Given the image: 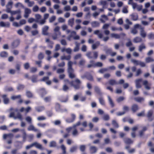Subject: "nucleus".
Here are the masks:
<instances>
[{
    "label": "nucleus",
    "instance_id": "f257e3e1",
    "mask_svg": "<svg viewBox=\"0 0 154 154\" xmlns=\"http://www.w3.org/2000/svg\"><path fill=\"white\" fill-rule=\"evenodd\" d=\"M65 81L68 83L75 90H79L81 88L82 82L78 79H76L75 80L71 81H70L68 79H66L65 80Z\"/></svg>",
    "mask_w": 154,
    "mask_h": 154
},
{
    "label": "nucleus",
    "instance_id": "f03ea898",
    "mask_svg": "<svg viewBox=\"0 0 154 154\" xmlns=\"http://www.w3.org/2000/svg\"><path fill=\"white\" fill-rule=\"evenodd\" d=\"M86 55L89 59H96L98 57V53L97 51H89L86 53Z\"/></svg>",
    "mask_w": 154,
    "mask_h": 154
},
{
    "label": "nucleus",
    "instance_id": "7ed1b4c3",
    "mask_svg": "<svg viewBox=\"0 0 154 154\" xmlns=\"http://www.w3.org/2000/svg\"><path fill=\"white\" fill-rule=\"evenodd\" d=\"M20 40L17 39L14 40L11 44V47L12 49L17 48L20 45Z\"/></svg>",
    "mask_w": 154,
    "mask_h": 154
},
{
    "label": "nucleus",
    "instance_id": "20e7f679",
    "mask_svg": "<svg viewBox=\"0 0 154 154\" xmlns=\"http://www.w3.org/2000/svg\"><path fill=\"white\" fill-rule=\"evenodd\" d=\"M1 97L3 99V103L5 104H7L9 103L10 100L7 94H2L1 95Z\"/></svg>",
    "mask_w": 154,
    "mask_h": 154
},
{
    "label": "nucleus",
    "instance_id": "39448f33",
    "mask_svg": "<svg viewBox=\"0 0 154 154\" xmlns=\"http://www.w3.org/2000/svg\"><path fill=\"white\" fill-rule=\"evenodd\" d=\"M76 118V116L75 114H71V118H69L66 120V122L68 123H70L73 122Z\"/></svg>",
    "mask_w": 154,
    "mask_h": 154
},
{
    "label": "nucleus",
    "instance_id": "423d86ee",
    "mask_svg": "<svg viewBox=\"0 0 154 154\" xmlns=\"http://www.w3.org/2000/svg\"><path fill=\"white\" fill-rule=\"evenodd\" d=\"M13 135L12 134H4L3 135V138L4 139H6L7 137L11 139L8 141L7 143L8 144H11L12 142L11 140L12 138L13 137Z\"/></svg>",
    "mask_w": 154,
    "mask_h": 154
},
{
    "label": "nucleus",
    "instance_id": "0eeeda50",
    "mask_svg": "<svg viewBox=\"0 0 154 154\" xmlns=\"http://www.w3.org/2000/svg\"><path fill=\"white\" fill-rule=\"evenodd\" d=\"M142 81V79H137L135 80L136 86L137 88H139L141 87V83Z\"/></svg>",
    "mask_w": 154,
    "mask_h": 154
},
{
    "label": "nucleus",
    "instance_id": "6e6552de",
    "mask_svg": "<svg viewBox=\"0 0 154 154\" xmlns=\"http://www.w3.org/2000/svg\"><path fill=\"white\" fill-rule=\"evenodd\" d=\"M69 99V96L66 95V96H62L60 97L59 100L61 102L66 103L68 101Z\"/></svg>",
    "mask_w": 154,
    "mask_h": 154
},
{
    "label": "nucleus",
    "instance_id": "1a4fd4ad",
    "mask_svg": "<svg viewBox=\"0 0 154 154\" xmlns=\"http://www.w3.org/2000/svg\"><path fill=\"white\" fill-rule=\"evenodd\" d=\"M107 83L111 86H114L118 84V83L116 80L113 79H110L109 80Z\"/></svg>",
    "mask_w": 154,
    "mask_h": 154
},
{
    "label": "nucleus",
    "instance_id": "9d476101",
    "mask_svg": "<svg viewBox=\"0 0 154 154\" xmlns=\"http://www.w3.org/2000/svg\"><path fill=\"white\" fill-rule=\"evenodd\" d=\"M139 109L138 106L136 104H133L131 106V109L133 112H137Z\"/></svg>",
    "mask_w": 154,
    "mask_h": 154
},
{
    "label": "nucleus",
    "instance_id": "9b49d317",
    "mask_svg": "<svg viewBox=\"0 0 154 154\" xmlns=\"http://www.w3.org/2000/svg\"><path fill=\"white\" fill-rule=\"evenodd\" d=\"M49 27L48 26H45L42 29V34L44 35H48V32Z\"/></svg>",
    "mask_w": 154,
    "mask_h": 154
},
{
    "label": "nucleus",
    "instance_id": "f8f14e48",
    "mask_svg": "<svg viewBox=\"0 0 154 154\" xmlns=\"http://www.w3.org/2000/svg\"><path fill=\"white\" fill-rule=\"evenodd\" d=\"M39 91H40V95L42 97H43L47 93V92L46 91L45 88H40Z\"/></svg>",
    "mask_w": 154,
    "mask_h": 154
},
{
    "label": "nucleus",
    "instance_id": "ddd939ff",
    "mask_svg": "<svg viewBox=\"0 0 154 154\" xmlns=\"http://www.w3.org/2000/svg\"><path fill=\"white\" fill-rule=\"evenodd\" d=\"M140 35L143 38H145L146 35V32H145L144 28L143 27H140Z\"/></svg>",
    "mask_w": 154,
    "mask_h": 154
},
{
    "label": "nucleus",
    "instance_id": "4468645a",
    "mask_svg": "<svg viewBox=\"0 0 154 154\" xmlns=\"http://www.w3.org/2000/svg\"><path fill=\"white\" fill-rule=\"evenodd\" d=\"M69 78L73 79L75 77V75L74 73V70L68 71Z\"/></svg>",
    "mask_w": 154,
    "mask_h": 154
},
{
    "label": "nucleus",
    "instance_id": "2eb2a0df",
    "mask_svg": "<svg viewBox=\"0 0 154 154\" xmlns=\"http://www.w3.org/2000/svg\"><path fill=\"white\" fill-rule=\"evenodd\" d=\"M132 20L134 21H136L138 20V15L136 13H133L131 15Z\"/></svg>",
    "mask_w": 154,
    "mask_h": 154
},
{
    "label": "nucleus",
    "instance_id": "dca6fc26",
    "mask_svg": "<svg viewBox=\"0 0 154 154\" xmlns=\"http://www.w3.org/2000/svg\"><path fill=\"white\" fill-rule=\"evenodd\" d=\"M31 10L30 9L28 8H26L25 10V14L24 17L26 18L28 17L29 15L31 13Z\"/></svg>",
    "mask_w": 154,
    "mask_h": 154
},
{
    "label": "nucleus",
    "instance_id": "f3484780",
    "mask_svg": "<svg viewBox=\"0 0 154 154\" xmlns=\"http://www.w3.org/2000/svg\"><path fill=\"white\" fill-rule=\"evenodd\" d=\"M97 148L94 146H91L89 148V150L91 154L95 153L97 152Z\"/></svg>",
    "mask_w": 154,
    "mask_h": 154
},
{
    "label": "nucleus",
    "instance_id": "a211bd4d",
    "mask_svg": "<svg viewBox=\"0 0 154 154\" xmlns=\"http://www.w3.org/2000/svg\"><path fill=\"white\" fill-rule=\"evenodd\" d=\"M35 110L38 112H41L45 109V107L43 106H38L35 108Z\"/></svg>",
    "mask_w": 154,
    "mask_h": 154
},
{
    "label": "nucleus",
    "instance_id": "6ab92c4d",
    "mask_svg": "<svg viewBox=\"0 0 154 154\" xmlns=\"http://www.w3.org/2000/svg\"><path fill=\"white\" fill-rule=\"evenodd\" d=\"M107 97L110 106H111V107L112 108L113 107L115 106V104L112 99L109 96H107Z\"/></svg>",
    "mask_w": 154,
    "mask_h": 154
},
{
    "label": "nucleus",
    "instance_id": "aec40b11",
    "mask_svg": "<svg viewBox=\"0 0 154 154\" xmlns=\"http://www.w3.org/2000/svg\"><path fill=\"white\" fill-rule=\"evenodd\" d=\"M94 89L95 91L99 95H101L102 94V93L100 88L97 86H96L94 87Z\"/></svg>",
    "mask_w": 154,
    "mask_h": 154
},
{
    "label": "nucleus",
    "instance_id": "412c9836",
    "mask_svg": "<svg viewBox=\"0 0 154 154\" xmlns=\"http://www.w3.org/2000/svg\"><path fill=\"white\" fill-rule=\"evenodd\" d=\"M91 25L93 27H98L99 26L100 23L98 21H94L91 23Z\"/></svg>",
    "mask_w": 154,
    "mask_h": 154
},
{
    "label": "nucleus",
    "instance_id": "4be33fe9",
    "mask_svg": "<svg viewBox=\"0 0 154 154\" xmlns=\"http://www.w3.org/2000/svg\"><path fill=\"white\" fill-rule=\"evenodd\" d=\"M101 17L102 18H100V20L101 22L103 23H105L106 21L107 20H108V18L107 16L105 15H103L101 16Z\"/></svg>",
    "mask_w": 154,
    "mask_h": 154
},
{
    "label": "nucleus",
    "instance_id": "5701e85b",
    "mask_svg": "<svg viewBox=\"0 0 154 154\" xmlns=\"http://www.w3.org/2000/svg\"><path fill=\"white\" fill-rule=\"evenodd\" d=\"M142 41V39L141 38L138 36H137L134 38L133 39V42L134 43H140Z\"/></svg>",
    "mask_w": 154,
    "mask_h": 154
},
{
    "label": "nucleus",
    "instance_id": "b1692460",
    "mask_svg": "<svg viewBox=\"0 0 154 154\" xmlns=\"http://www.w3.org/2000/svg\"><path fill=\"white\" fill-rule=\"evenodd\" d=\"M26 95L28 98H32L33 97V95L32 92L30 91H26Z\"/></svg>",
    "mask_w": 154,
    "mask_h": 154
},
{
    "label": "nucleus",
    "instance_id": "393cba45",
    "mask_svg": "<svg viewBox=\"0 0 154 154\" xmlns=\"http://www.w3.org/2000/svg\"><path fill=\"white\" fill-rule=\"evenodd\" d=\"M125 143L127 144H131L133 143V141L131 139L129 138H125L124 139Z\"/></svg>",
    "mask_w": 154,
    "mask_h": 154
},
{
    "label": "nucleus",
    "instance_id": "a878e982",
    "mask_svg": "<svg viewBox=\"0 0 154 154\" xmlns=\"http://www.w3.org/2000/svg\"><path fill=\"white\" fill-rule=\"evenodd\" d=\"M8 55V53L5 51H2L0 53V56L2 57L6 58Z\"/></svg>",
    "mask_w": 154,
    "mask_h": 154
},
{
    "label": "nucleus",
    "instance_id": "bb28decb",
    "mask_svg": "<svg viewBox=\"0 0 154 154\" xmlns=\"http://www.w3.org/2000/svg\"><path fill=\"white\" fill-rule=\"evenodd\" d=\"M73 62L71 61H69L68 63V71L69 70H73L74 69L72 68Z\"/></svg>",
    "mask_w": 154,
    "mask_h": 154
},
{
    "label": "nucleus",
    "instance_id": "cd10ccee",
    "mask_svg": "<svg viewBox=\"0 0 154 154\" xmlns=\"http://www.w3.org/2000/svg\"><path fill=\"white\" fill-rule=\"evenodd\" d=\"M33 143V146H35L36 148L40 149L42 150L43 149V147L41 144L38 143L36 142H34Z\"/></svg>",
    "mask_w": 154,
    "mask_h": 154
},
{
    "label": "nucleus",
    "instance_id": "c85d7f7f",
    "mask_svg": "<svg viewBox=\"0 0 154 154\" xmlns=\"http://www.w3.org/2000/svg\"><path fill=\"white\" fill-rule=\"evenodd\" d=\"M90 63L91 64H89L87 66V67L88 68H90L92 67H95V63L94 61L93 60H91L90 61Z\"/></svg>",
    "mask_w": 154,
    "mask_h": 154
},
{
    "label": "nucleus",
    "instance_id": "c756f323",
    "mask_svg": "<svg viewBox=\"0 0 154 154\" xmlns=\"http://www.w3.org/2000/svg\"><path fill=\"white\" fill-rule=\"evenodd\" d=\"M23 143V142L20 141H16V147L19 148H20L22 147V145Z\"/></svg>",
    "mask_w": 154,
    "mask_h": 154
},
{
    "label": "nucleus",
    "instance_id": "7c9ffc66",
    "mask_svg": "<svg viewBox=\"0 0 154 154\" xmlns=\"http://www.w3.org/2000/svg\"><path fill=\"white\" fill-rule=\"evenodd\" d=\"M37 75H33L32 76L31 78H30V79H31L32 81L33 82H37Z\"/></svg>",
    "mask_w": 154,
    "mask_h": 154
},
{
    "label": "nucleus",
    "instance_id": "2f4dec72",
    "mask_svg": "<svg viewBox=\"0 0 154 154\" xmlns=\"http://www.w3.org/2000/svg\"><path fill=\"white\" fill-rule=\"evenodd\" d=\"M134 100L137 102L140 103L142 102L143 101H144V99L143 97H138L135 98Z\"/></svg>",
    "mask_w": 154,
    "mask_h": 154
},
{
    "label": "nucleus",
    "instance_id": "473e14b6",
    "mask_svg": "<svg viewBox=\"0 0 154 154\" xmlns=\"http://www.w3.org/2000/svg\"><path fill=\"white\" fill-rule=\"evenodd\" d=\"M100 45V42L99 41L97 42L95 44H93L92 46V49L95 50L97 48L98 46Z\"/></svg>",
    "mask_w": 154,
    "mask_h": 154
},
{
    "label": "nucleus",
    "instance_id": "72a5a7b5",
    "mask_svg": "<svg viewBox=\"0 0 154 154\" xmlns=\"http://www.w3.org/2000/svg\"><path fill=\"white\" fill-rule=\"evenodd\" d=\"M143 85L145 86L146 89L149 90L150 89V87L148 85V82L146 80L144 81L143 82Z\"/></svg>",
    "mask_w": 154,
    "mask_h": 154
},
{
    "label": "nucleus",
    "instance_id": "f704fd0d",
    "mask_svg": "<svg viewBox=\"0 0 154 154\" xmlns=\"http://www.w3.org/2000/svg\"><path fill=\"white\" fill-rule=\"evenodd\" d=\"M112 124L115 128H117L119 127L118 124L115 120H114L112 121Z\"/></svg>",
    "mask_w": 154,
    "mask_h": 154
},
{
    "label": "nucleus",
    "instance_id": "c9c22d12",
    "mask_svg": "<svg viewBox=\"0 0 154 154\" xmlns=\"http://www.w3.org/2000/svg\"><path fill=\"white\" fill-rule=\"evenodd\" d=\"M152 114L153 112L152 110L149 111L148 112L147 117L149 119V121H152L153 120L152 119H150L152 116Z\"/></svg>",
    "mask_w": 154,
    "mask_h": 154
},
{
    "label": "nucleus",
    "instance_id": "e433bc0d",
    "mask_svg": "<svg viewBox=\"0 0 154 154\" xmlns=\"http://www.w3.org/2000/svg\"><path fill=\"white\" fill-rule=\"evenodd\" d=\"M55 109L56 111H59L61 109V106L58 103H56L55 104Z\"/></svg>",
    "mask_w": 154,
    "mask_h": 154
},
{
    "label": "nucleus",
    "instance_id": "4c0bfd02",
    "mask_svg": "<svg viewBox=\"0 0 154 154\" xmlns=\"http://www.w3.org/2000/svg\"><path fill=\"white\" fill-rule=\"evenodd\" d=\"M146 46L144 44H142L139 47V51L140 52H141L142 50L146 48Z\"/></svg>",
    "mask_w": 154,
    "mask_h": 154
},
{
    "label": "nucleus",
    "instance_id": "58836bf2",
    "mask_svg": "<svg viewBox=\"0 0 154 154\" xmlns=\"http://www.w3.org/2000/svg\"><path fill=\"white\" fill-rule=\"evenodd\" d=\"M74 19L73 18L69 19L68 21V25L71 27H72L74 24Z\"/></svg>",
    "mask_w": 154,
    "mask_h": 154
},
{
    "label": "nucleus",
    "instance_id": "ea45409f",
    "mask_svg": "<svg viewBox=\"0 0 154 154\" xmlns=\"http://www.w3.org/2000/svg\"><path fill=\"white\" fill-rule=\"evenodd\" d=\"M35 17L36 18V20H35V22L37 23L38 22V20L41 19V15L38 14H35Z\"/></svg>",
    "mask_w": 154,
    "mask_h": 154
},
{
    "label": "nucleus",
    "instance_id": "a19ab883",
    "mask_svg": "<svg viewBox=\"0 0 154 154\" xmlns=\"http://www.w3.org/2000/svg\"><path fill=\"white\" fill-rule=\"evenodd\" d=\"M79 149L82 152H85L86 149V146L84 145H81L80 146Z\"/></svg>",
    "mask_w": 154,
    "mask_h": 154
},
{
    "label": "nucleus",
    "instance_id": "79ce46f5",
    "mask_svg": "<svg viewBox=\"0 0 154 154\" xmlns=\"http://www.w3.org/2000/svg\"><path fill=\"white\" fill-rule=\"evenodd\" d=\"M100 103L102 105H105V101L102 97H100L98 99Z\"/></svg>",
    "mask_w": 154,
    "mask_h": 154
},
{
    "label": "nucleus",
    "instance_id": "37998d69",
    "mask_svg": "<svg viewBox=\"0 0 154 154\" xmlns=\"http://www.w3.org/2000/svg\"><path fill=\"white\" fill-rule=\"evenodd\" d=\"M108 71V69L107 68H103L100 69L98 72L100 73H103L104 72Z\"/></svg>",
    "mask_w": 154,
    "mask_h": 154
},
{
    "label": "nucleus",
    "instance_id": "c03bdc74",
    "mask_svg": "<svg viewBox=\"0 0 154 154\" xmlns=\"http://www.w3.org/2000/svg\"><path fill=\"white\" fill-rule=\"evenodd\" d=\"M21 98V95H18L17 96L13 95L11 96V98L13 100H14L16 99H20Z\"/></svg>",
    "mask_w": 154,
    "mask_h": 154
},
{
    "label": "nucleus",
    "instance_id": "a18cd8bd",
    "mask_svg": "<svg viewBox=\"0 0 154 154\" xmlns=\"http://www.w3.org/2000/svg\"><path fill=\"white\" fill-rule=\"evenodd\" d=\"M86 77L87 79L89 81H94L93 76L90 74L87 75H86Z\"/></svg>",
    "mask_w": 154,
    "mask_h": 154
},
{
    "label": "nucleus",
    "instance_id": "49530a36",
    "mask_svg": "<svg viewBox=\"0 0 154 154\" xmlns=\"http://www.w3.org/2000/svg\"><path fill=\"white\" fill-rule=\"evenodd\" d=\"M24 68L25 69L27 70L30 68V65L29 63H26L23 65Z\"/></svg>",
    "mask_w": 154,
    "mask_h": 154
},
{
    "label": "nucleus",
    "instance_id": "de8ad7c7",
    "mask_svg": "<svg viewBox=\"0 0 154 154\" xmlns=\"http://www.w3.org/2000/svg\"><path fill=\"white\" fill-rule=\"evenodd\" d=\"M51 96H48L45 97L44 99V101L46 102H50L51 100Z\"/></svg>",
    "mask_w": 154,
    "mask_h": 154
},
{
    "label": "nucleus",
    "instance_id": "09e8293b",
    "mask_svg": "<svg viewBox=\"0 0 154 154\" xmlns=\"http://www.w3.org/2000/svg\"><path fill=\"white\" fill-rule=\"evenodd\" d=\"M77 149V146H72L70 148V151L71 152H73L75 151Z\"/></svg>",
    "mask_w": 154,
    "mask_h": 154
},
{
    "label": "nucleus",
    "instance_id": "8fccbe9b",
    "mask_svg": "<svg viewBox=\"0 0 154 154\" xmlns=\"http://www.w3.org/2000/svg\"><path fill=\"white\" fill-rule=\"evenodd\" d=\"M125 99V98L123 96H120L118 97L116 99V101L119 103L121 101H123Z\"/></svg>",
    "mask_w": 154,
    "mask_h": 154
},
{
    "label": "nucleus",
    "instance_id": "3c124183",
    "mask_svg": "<svg viewBox=\"0 0 154 154\" xmlns=\"http://www.w3.org/2000/svg\"><path fill=\"white\" fill-rule=\"evenodd\" d=\"M85 63V60L84 59H82L79 62V66H83L84 65Z\"/></svg>",
    "mask_w": 154,
    "mask_h": 154
},
{
    "label": "nucleus",
    "instance_id": "603ef678",
    "mask_svg": "<svg viewBox=\"0 0 154 154\" xmlns=\"http://www.w3.org/2000/svg\"><path fill=\"white\" fill-rule=\"evenodd\" d=\"M131 61L134 65L137 66L139 65L140 61L137 60L135 59H132L131 60Z\"/></svg>",
    "mask_w": 154,
    "mask_h": 154
},
{
    "label": "nucleus",
    "instance_id": "864d4df0",
    "mask_svg": "<svg viewBox=\"0 0 154 154\" xmlns=\"http://www.w3.org/2000/svg\"><path fill=\"white\" fill-rule=\"evenodd\" d=\"M146 61L147 63L153 62L154 61V60L152 58L149 57L146 58Z\"/></svg>",
    "mask_w": 154,
    "mask_h": 154
},
{
    "label": "nucleus",
    "instance_id": "5fc2aeb1",
    "mask_svg": "<svg viewBox=\"0 0 154 154\" xmlns=\"http://www.w3.org/2000/svg\"><path fill=\"white\" fill-rule=\"evenodd\" d=\"M56 146V143L54 141H52L50 142L49 146L50 147H54Z\"/></svg>",
    "mask_w": 154,
    "mask_h": 154
},
{
    "label": "nucleus",
    "instance_id": "6e6d98bb",
    "mask_svg": "<svg viewBox=\"0 0 154 154\" xmlns=\"http://www.w3.org/2000/svg\"><path fill=\"white\" fill-rule=\"evenodd\" d=\"M44 55L43 53L40 52L38 55V58L39 60H42L44 58Z\"/></svg>",
    "mask_w": 154,
    "mask_h": 154
},
{
    "label": "nucleus",
    "instance_id": "4d7b16f0",
    "mask_svg": "<svg viewBox=\"0 0 154 154\" xmlns=\"http://www.w3.org/2000/svg\"><path fill=\"white\" fill-rule=\"evenodd\" d=\"M25 87L24 85L19 84L18 85L17 87V89L18 90H23Z\"/></svg>",
    "mask_w": 154,
    "mask_h": 154
},
{
    "label": "nucleus",
    "instance_id": "13d9d810",
    "mask_svg": "<svg viewBox=\"0 0 154 154\" xmlns=\"http://www.w3.org/2000/svg\"><path fill=\"white\" fill-rule=\"evenodd\" d=\"M111 35L112 37H114L116 38H119L120 37V35L117 34L112 33Z\"/></svg>",
    "mask_w": 154,
    "mask_h": 154
},
{
    "label": "nucleus",
    "instance_id": "bf43d9fd",
    "mask_svg": "<svg viewBox=\"0 0 154 154\" xmlns=\"http://www.w3.org/2000/svg\"><path fill=\"white\" fill-rule=\"evenodd\" d=\"M21 13V11L20 10H18L15 11H12L11 13V15H13L15 14H20Z\"/></svg>",
    "mask_w": 154,
    "mask_h": 154
},
{
    "label": "nucleus",
    "instance_id": "052dcab7",
    "mask_svg": "<svg viewBox=\"0 0 154 154\" xmlns=\"http://www.w3.org/2000/svg\"><path fill=\"white\" fill-rule=\"evenodd\" d=\"M79 45L78 43L76 44V46L74 49L73 51L74 52H77L79 51Z\"/></svg>",
    "mask_w": 154,
    "mask_h": 154
},
{
    "label": "nucleus",
    "instance_id": "680f3d73",
    "mask_svg": "<svg viewBox=\"0 0 154 154\" xmlns=\"http://www.w3.org/2000/svg\"><path fill=\"white\" fill-rule=\"evenodd\" d=\"M26 120L29 124H31L32 123V118L30 116H27L26 118Z\"/></svg>",
    "mask_w": 154,
    "mask_h": 154
},
{
    "label": "nucleus",
    "instance_id": "e2e57ef3",
    "mask_svg": "<svg viewBox=\"0 0 154 154\" xmlns=\"http://www.w3.org/2000/svg\"><path fill=\"white\" fill-rule=\"evenodd\" d=\"M82 57V54H78L75 55L74 57V59L76 60Z\"/></svg>",
    "mask_w": 154,
    "mask_h": 154
},
{
    "label": "nucleus",
    "instance_id": "0e129e2a",
    "mask_svg": "<svg viewBox=\"0 0 154 154\" xmlns=\"http://www.w3.org/2000/svg\"><path fill=\"white\" fill-rule=\"evenodd\" d=\"M60 27H59L57 26L54 29V31L55 32H58L59 35H60L61 33L59 31Z\"/></svg>",
    "mask_w": 154,
    "mask_h": 154
},
{
    "label": "nucleus",
    "instance_id": "69168bd1",
    "mask_svg": "<svg viewBox=\"0 0 154 154\" xmlns=\"http://www.w3.org/2000/svg\"><path fill=\"white\" fill-rule=\"evenodd\" d=\"M27 129L29 131H35L34 126L32 125H30L28 127Z\"/></svg>",
    "mask_w": 154,
    "mask_h": 154
},
{
    "label": "nucleus",
    "instance_id": "338daca9",
    "mask_svg": "<svg viewBox=\"0 0 154 154\" xmlns=\"http://www.w3.org/2000/svg\"><path fill=\"white\" fill-rule=\"evenodd\" d=\"M131 32L134 35H135L138 33V31L135 28H134L132 29Z\"/></svg>",
    "mask_w": 154,
    "mask_h": 154
},
{
    "label": "nucleus",
    "instance_id": "774afa93",
    "mask_svg": "<svg viewBox=\"0 0 154 154\" xmlns=\"http://www.w3.org/2000/svg\"><path fill=\"white\" fill-rule=\"evenodd\" d=\"M69 89V87L66 85H63V90L65 91H67Z\"/></svg>",
    "mask_w": 154,
    "mask_h": 154
}]
</instances>
